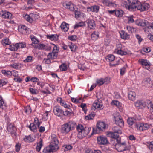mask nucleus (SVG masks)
Masks as SVG:
<instances>
[{"label":"nucleus","instance_id":"obj_49","mask_svg":"<svg viewBox=\"0 0 153 153\" xmlns=\"http://www.w3.org/2000/svg\"><path fill=\"white\" fill-rule=\"evenodd\" d=\"M10 41L7 38H6L2 40V44L3 45H9L10 44Z\"/></svg>","mask_w":153,"mask_h":153},{"label":"nucleus","instance_id":"obj_59","mask_svg":"<svg viewBox=\"0 0 153 153\" xmlns=\"http://www.w3.org/2000/svg\"><path fill=\"white\" fill-rule=\"evenodd\" d=\"M29 91L30 92L33 94H37L38 93L36 89L31 88H29Z\"/></svg>","mask_w":153,"mask_h":153},{"label":"nucleus","instance_id":"obj_17","mask_svg":"<svg viewBox=\"0 0 153 153\" xmlns=\"http://www.w3.org/2000/svg\"><path fill=\"white\" fill-rule=\"evenodd\" d=\"M18 30L19 32L23 34L27 35L29 33V29L25 25H20Z\"/></svg>","mask_w":153,"mask_h":153},{"label":"nucleus","instance_id":"obj_58","mask_svg":"<svg viewBox=\"0 0 153 153\" xmlns=\"http://www.w3.org/2000/svg\"><path fill=\"white\" fill-rule=\"evenodd\" d=\"M135 105L136 107H139L143 105V103L142 100H138L135 102Z\"/></svg>","mask_w":153,"mask_h":153},{"label":"nucleus","instance_id":"obj_39","mask_svg":"<svg viewBox=\"0 0 153 153\" xmlns=\"http://www.w3.org/2000/svg\"><path fill=\"white\" fill-rule=\"evenodd\" d=\"M50 44L51 45L50 46L51 47V48H53L52 51L53 52H57L58 53L59 49V46L57 45H55L53 43H51Z\"/></svg>","mask_w":153,"mask_h":153},{"label":"nucleus","instance_id":"obj_22","mask_svg":"<svg viewBox=\"0 0 153 153\" xmlns=\"http://www.w3.org/2000/svg\"><path fill=\"white\" fill-rule=\"evenodd\" d=\"M121 38L124 40H128L130 38V35L125 31L122 30L119 32Z\"/></svg>","mask_w":153,"mask_h":153},{"label":"nucleus","instance_id":"obj_13","mask_svg":"<svg viewBox=\"0 0 153 153\" xmlns=\"http://www.w3.org/2000/svg\"><path fill=\"white\" fill-rule=\"evenodd\" d=\"M114 120L115 124L119 127H122L124 126V122L120 115L114 116Z\"/></svg>","mask_w":153,"mask_h":153},{"label":"nucleus","instance_id":"obj_30","mask_svg":"<svg viewBox=\"0 0 153 153\" xmlns=\"http://www.w3.org/2000/svg\"><path fill=\"white\" fill-rule=\"evenodd\" d=\"M60 27L63 31L66 32L69 29V25L65 22H63L60 25Z\"/></svg>","mask_w":153,"mask_h":153},{"label":"nucleus","instance_id":"obj_4","mask_svg":"<svg viewBox=\"0 0 153 153\" xmlns=\"http://www.w3.org/2000/svg\"><path fill=\"white\" fill-rule=\"evenodd\" d=\"M63 6L65 8L68 9L71 11H74L76 18L84 17L85 14L79 11L74 10V4L70 2H65L63 4Z\"/></svg>","mask_w":153,"mask_h":153},{"label":"nucleus","instance_id":"obj_23","mask_svg":"<svg viewBox=\"0 0 153 153\" xmlns=\"http://www.w3.org/2000/svg\"><path fill=\"white\" fill-rule=\"evenodd\" d=\"M56 150V149L49 145L44 148L42 150V152L43 153H51Z\"/></svg>","mask_w":153,"mask_h":153},{"label":"nucleus","instance_id":"obj_34","mask_svg":"<svg viewBox=\"0 0 153 153\" xmlns=\"http://www.w3.org/2000/svg\"><path fill=\"white\" fill-rule=\"evenodd\" d=\"M0 108L5 110L6 108V104L4 101L2 96L0 95Z\"/></svg>","mask_w":153,"mask_h":153},{"label":"nucleus","instance_id":"obj_61","mask_svg":"<svg viewBox=\"0 0 153 153\" xmlns=\"http://www.w3.org/2000/svg\"><path fill=\"white\" fill-rule=\"evenodd\" d=\"M148 108L150 112H153V104L151 102L148 105Z\"/></svg>","mask_w":153,"mask_h":153},{"label":"nucleus","instance_id":"obj_64","mask_svg":"<svg viewBox=\"0 0 153 153\" xmlns=\"http://www.w3.org/2000/svg\"><path fill=\"white\" fill-rule=\"evenodd\" d=\"M95 150H94V152L93 150L90 148L86 149H85V153H95Z\"/></svg>","mask_w":153,"mask_h":153},{"label":"nucleus","instance_id":"obj_55","mask_svg":"<svg viewBox=\"0 0 153 153\" xmlns=\"http://www.w3.org/2000/svg\"><path fill=\"white\" fill-rule=\"evenodd\" d=\"M126 28L128 32L130 33H133L135 31V28L130 26H127Z\"/></svg>","mask_w":153,"mask_h":153},{"label":"nucleus","instance_id":"obj_7","mask_svg":"<svg viewBox=\"0 0 153 153\" xmlns=\"http://www.w3.org/2000/svg\"><path fill=\"white\" fill-rule=\"evenodd\" d=\"M135 126L137 129L140 131L141 132L148 130L150 127V125L144 123H136Z\"/></svg>","mask_w":153,"mask_h":153},{"label":"nucleus","instance_id":"obj_41","mask_svg":"<svg viewBox=\"0 0 153 153\" xmlns=\"http://www.w3.org/2000/svg\"><path fill=\"white\" fill-rule=\"evenodd\" d=\"M134 117L128 118L127 120V123L129 125L132 126L134 123H136Z\"/></svg>","mask_w":153,"mask_h":153},{"label":"nucleus","instance_id":"obj_44","mask_svg":"<svg viewBox=\"0 0 153 153\" xmlns=\"http://www.w3.org/2000/svg\"><path fill=\"white\" fill-rule=\"evenodd\" d=\"M59 68L61 71H65L67 69V65L66 63H62L59 66Z\"/></svg>","mask_w":153,"mask_h":153},{"label":"nucleus","instance_id":"obj_18","mask_svg":"<svg viewBox=\"0 0 153 153\" xmlns=\"http://www.w3.org/2000/svg\"><path fill=\"white\" fill-rule=\"evenodd\" d=\"M139 62L142 65L143 68L148 70L150 66V62L146 59H141L139 60Z\"/></svg>","mask_w":153,"mask_h":153},{"label":"nucleus","instance_id":"obj_51","mask_svg":"<svg viewBox=\"0 0 153 153\" xmlns=\"http://www.w3.org/2000/svg\"><path fill=\"white\" fill-rule=\"evenodd\" d=\"M98 102H96V107L97 108H99L100 110L103 109L102 103V101H100L99 102V100H98Z\"/></svg>","mask_w":153,"mask_h":153},{"label":"nucleus","instance_id":"obj_2","mask_svg":"<svg viewBox=\"0 0 153 153\" xmlns=\"http://www.w3.org/2000/svg\"><path fill=\"white\" fill-rule=\"evenodd\" d=\"M76 123L73 121H70L62 125L60 128L61 134H66L71 131L74 129Z\"/></svg>","mask_w":153,"mask_h":153},{"label":"nucleus","instance_id":"obj_8","mask_svg":"<svg viewBox=\"0 0 153 153\" xmlns=\"http://www.w3.org/2000/svg\"><path fill=\"white\" fill-rule=\"evenodd\" d=\"M108 125L103 122L98 121L96 125V134L100 133L103 130L108 128Z\"/></svg>","mask_w":153,"mask_h":153},{"label":"nucleus","instance_id":"obj_56","mask_svg":"<svg viewBox=\"0 0 153 153\" xmlns=\"http://www.w3.org/2000/svg\"><path fill=\"white\" fill-rule=\"evenodd\" d=\"M48 111H46L42 115V119L44 120H47L48 119Z\"/></svg>","mask_w":153,"mask_h":153},{"label":"nucleus","instance_id":"obj_54","mask_svg":"<svg viewBox=\"0 0 153 153\" xmlns=\"http://www.w3.org/2000/svg\"><path fill=\"white\" fill-rule=\"evenodd\" d=\"M107 59L110 62H112L115 60V56L112 54H109L107 56Z\"/></svg>","mask_w":153,"mask_h":153},{"label":"nucleus","instance_id":"obj_27","mask_svg":"<svg viewBox=\"0 0 153 153\" xmlns=\"http://www.w3.org/2000/svg\"><path fill=\"white\" fill-rule=\"evenodd\" d=\"M26 127L29 128L32 132L36 133L37 131V128L35 123H31L29 126H27Z\"/></svg>","mask_w":153,"mask_h":153},{"label":"nucleus","instance_id":"obj_10","mask_svg":"<svg viewBox=\"0 0 153 153\" xmlns=\"http://www.w3.org/2000/svg\"><path fill=\"white\" fill-rule=\"evenodd\" d=\"M53 112L55 115L59 117H62V114H63V111L62 108L59 105L54 107Z\"/></svg>","mask_w":153,"mask_h":153},{"label":"nucleus","instance_id":"obj_38","mask_svg":"<svg viewBox=\"0 0 153 153\" xmlns=\"http://www.w3.org/2000/svg\"><path fill=\"white\" fill-rule=\"evenodd\" d=\"M106 82V79L101 78L97 79L96 80V85H97L100 86L103 85Z\"/></svg>","mask_w":153,"mask_h":153},{"label":"nucleus","instance_id":"obj_5","mask_svg":"<svg viewBox=\"0 0 153 153\" xmlns=\"http://www.w3.org/2000/svg\"><path fill=\"white\" fill-rule=\"evenodd\" d=\"M137 24L141 26H145L143 29L146 33L149 32L150 30L152 29L153 30V22L151 23L146 20H140L137 22Z\"/></svg>","mask_w":153,"mask_h":153},{"label":"nucleus","instance_id":"obj_60","mask_svg":"<svg viewBox=\"0 0 153 153\" xmlns=\"http://www.w3.org/2000/svg\"><path fill=\"white\" fill-rule=\"evenodd\" d=\"M51 59L49 58L48 57L47 58H45L43 60V62L45 64H49L51 63Z\"/></svg>","mask_w":153,"mask_h":153},{"label":"nucleus","instance_id":"obj_63","mask_svg":"<svg viewBox=\"0 0 153 153\" xmlns=\"http://www.w3.org/2000/svg\"><path fill=\"white\" fill-rule=\"evenodd\" d=\"M122 49V45L119 43L116 45V46L114 51L118 50H121Z\"/></svg>","mask_w":153,"mask_h":153},{"label":"nucleus","instance_id":"obj_26","mask_svg":"<svg viewBox=\"0 0 153 153\" xmlns=\"http://www.w3.org/2000/svg\"><path fill=\"white\" fill-rule=\"evenodd\" d=\"M88 27L90 29H95V21L93 20L89 19L86 21Z\"/></svg>","mask_w":153,"mask_h":153},{"label":"nucleus","instance_id":"obj_28","mask_svg":"<svg viewBox=\"0 0 153 153\" xmlns=\"http://www.w3.org/2000/svg\"><path fill=\"white\" fill-rule=\"evenodd\" d=\"M47 39H49L51 41L57 40L58 39V36L57 34H51L46 35Z\"/></svg>","mask_w":153,"mask_h":153},{"label":"nucleus","instance_id":"obj_14","mask_svg":"<svg viewBox=\"0 0 153 153\" xmlns=\"http://www.w3.org/2000/svg\"><path fill=\"white\" fill-rule=\"evenodd\" d=\"M97 143L100 145H105L109 143L107 138L104 136H100L97 138Z\"/></svg>","mask_w":153,"mask_h":153},{"label":"nucleus","instance_id":"obj_45","mask_svg":"<svg viewBox=\"0 0 153 153\" xmlns=\"http://www.w3.org/2000/svg\"><path fill=\"white\" fill-rule=\"evenodd\" d=\"M33 57L31 56H27L26 59L23 60L25 62H30L33 60Z\"/></svg>","mask_w":153,"mask_h":153},{"label":"nucleus","instance_id":"obj_16","mask_svg":"<svg viewBox=\"0 0 153 153\" xmlns=\"http://www.w3.org/2000/svg\"><path fill=\"white\" fill-rule=\"evenodd\" d=\"M0 16L4 19H10L13 17V15L10 12L2 10L0 12Z\"/></svg>","mask_w":153,"mask_h":153},{"label":"nucleus","instance_id":"obj_31","mask_svg":"<svg viewBox=\"0 0 153 153\" xmlns=\"http://www.w3.org/2000/svg\"><path fill=\"white\" fill-rule=\"evenodd\" d=\"M136 93L133 91H130L128 94V97L129 99L132 101H134L136 99Z\"/></svg>","mask_w":153,"mask_h":153},{"label":"nucleus","instance_id":"obj_20","mask_svg":"<svg viewBox=\"0 0 153 153\" xmlns=\"http://www.w3.org/2000/svg\"><path fill=\"white\" fill-rule=\"evenodd\" d=\"M57 102L60 104V105L66 108H69L70 105L67 104L65 101L63 100L61 97H58L57 99Z\"/></svg>","mask_w":153,"mask_h":153},{"label":"nucleus","instance_id":"obj_46","mask_svg":"<svg viewBox=\"0 0 153 153\" xmlns=\"http://www.w3.org/2000/svg\"><path fill=\"white\" fill-rule=\"evenodd\" d=\"M18 44V48H25L26 46V44L24 42H19L17 43Z\"/></svg>","mask_w":153,"mask_h":153},{"label":"nucleus","instance_id":"obj_25","mask_svg":"<svg viewBox=\"0 0 153 153\" xmlns=\"http://www.w3.org/2000/svg\"><path fill=\"white\" fill-rule=\"evenodd\" d=\"M58 55L57 52H53L49 53L47 55V57H48L51 60L56 59L57 58Z\"/></svg>","mask_w":153,"mask_h":153},{"label":"nucleus","instance_id":"obj_11","mask_svg":"<svg viewBox=\"0 0 153 153\" xmlns=\"http://www.w3.org/2000/svg\"><path fill=\"white\" fill-rule=\"evenodd\" d=\"M7 129L8 131L13 136H16V128L14 126L13 123L10 124H8L7 125Z\"/></svg>","mask_w":153,"mask_h":153},{"label":"nucleus","instance_id":"obj_47","mask_svg":"<svg viewBox=\"0 0 153 153\" xmlns=\"http://www.w3.org/2000/svg\"><path fill=\"white\" fill-rule=\"evenodd\" d=\"M21 65V64L19 63H14L11 65L10 66L16 69H18Z\"/></svg>","mask_w":153,"mask_h":153},{"label":"nucleus","instance_id":"obj_36","mask_svg":"<svg viewBox=\"0 0 153 153\" xmlns=\"http://www.w3.org/2000/svg\"><path fill=\"white\" fill-rule=\"evenodd\" d=\"M23 140L25 142H33L34 140V139L30 135L25 136Z\"/></svg>","mask_w":153,"mask_h":153},{"label":"nucleus","instance_id":"obj_1","mask_svg":"<svg viewBox=\"0 0 153 153\" xmlns=\"http://www.w3.org/2000/svg\"><path fill=\"white\" fill-rule=\"evenodd\" d=\"M128 3L126 1H123L122 6L130 11H134L136 10L141 11L148 10L149 5L147 3L141 4L138 0H127Z\"/></svg>","mask_w":153,"mask_h":153},{"label":"nucleus","instance_id":"obj_43","mask_svg":"<svg viewBox=\"0 0 153 153\" xmlns=\"http://www.w3.org/2000/svg\"><path fill=\"white\" fill-rule=\"evenodd\" d=\"M85 25V23L83 22H79L76 23L74 26V29L78 28L79 27H81L84 26Z\"/></svg>","mask_w":153,"mask_h":153},{"label":"nucleus","instance_id":"obj_62","mask_svg":"<svg viewBox=\"0 0 153 153\" xmlns=\"http://www.w3.org/2000/svg\"><path fill=\"white\" fill-rule=\"evenodd\" d=\"M39 79L35 76H34L32 77L30 79V81H31L32 82L36 83L38 81H39Z\"/></svg>","mask_w":153,"mask_h":153},{"label":"nucleus","instance_id":"obj_33","mask_svg":"<svg viewBox=\"0 0 153 153\" xmlns=\"http://www.w3.org/2000/svg\"><path fill=\"white\" fill-rule=\"evenodd\" d=\"M18 45L17 43H13L9 46V49L12 51H16L19 49Z\"/></svg>","mask_w":153,"mask_h":153},{"label":"nucleus","instance_id":"obj_9","mask_svg":"<svg viewBox=\"0 0 153 153\" xmlns=\"http://www.w3.org/2000/svg\"><path fill=\"white\" fill-rule=\"evenodd\" d=\"M59 144V142L57 138V137L55 134H52L51 137V140L50 145L56 150L58 149Z\"/></svg>","mask_w":153,"mask_h":153},{"label":"nucleus","instance_id":"obj_40","mask_svg":"<svg viewBox=\"0 0 153 153\" xmlns=\"http://www.w3.org/2000/svg\"><path fill=\"white\" fill-rule=\"evenodd\" d=\"M1 73L5 76L8 77H10L12 76V73L10 71H6L5 70H2L1 71Z\"/></svg>","mask_w":153,"mask_h":153},{"label":"nucleus","instance_id":"obj_57","mask_svg":"<svg viewBox=\"0 0 153 153\" xmlns=\"http://www.w3.org/2000/svg\"><path fill=\"white\" fill-rule=\"evenodd\" d=\"M77 38L76 35H72L68 37V39L72 41H75Z\"/></svg>","mask_w":153,"mask_h":153},{"label":"nucleus","instance_id":"obj_53","mask_svg":"<svg viewBox=\"0 0 153 153\" xmlns=\"http://www.w3.org/2000/svg\"><path fill=\"white\" fill-rule=\"evenodd\" d=\"M25 112L28 114H30L32 112V110L30 106H27L25 108Z\"/></svg>","mask_w":153,"mask_h":153},{"label":"nucleus","instance_id":"obj_12","mask_svg":"<svg viewBox=\"0 0 153 153\" xmlns=\"http://www.w3.org/2000/svg\"><path fill=\"white\" fill-rule=\"evenodd\" d=\"M38 16L36 14L30 13L29 15H26L25 18L29 22L32 23L38 18Z\"/></svg>","mask_w":153,"mask_h":153},{"label":"nucleus","instance_id":"obj_6","mask_svg":"<svg viewBox=\"0 0 153 153\" xmlns=\"http://www.w3.org/2000/svg\"><path fill=\"white\" fill-rule=\"evenodd\" d=\"M113 132H108L107 136L109 137L114 138H117L119 137V134H121L122 132L119 127L114 126L112 128Z\"/></svg>","mask_w":153,"mask_h":153},{"label":"nucleus","instance_id":"obj_50","mask_svg":"<svg viewBox=\"0 0 153 153\" xmlns=\"http://www.w3.org/2000/svg\"><path fill=\"white\" fill-rule=\"evenodd\" d=\"M33 123H35V125L37 126L38 127H39L41 123L39 122L38 118L37 117H36L34 119V121Z\"/></svg>","mask_w":153,"mask_h":153},{"label":"nucleus","instance_id":"obj_32","mask_svg":"<svg viewBox=\"0 0 153 153\" xmlns=\"http://www.w3.org/2000/svg\"><path fill=\"white\" fill-rule=\"evenodd\" d=\"M68 46L70 49L71 51L73 52H75L78 48L76 45L71 42L68 43Z\"/></svg>","mask_w":153,"mask_h":153},{"label":"nucleus","instance_id":"obj_52","mask_svg":"<svg viewBox=\"0 0 153 153\" xmlns=\"http://www.w3.org/2000/svg\"><path fill=\"white\" fill-rule=\"evenodd\" d=\"M94 116L95 114H94L91 113L87 116H85V117L86 120H89L92 119Z\"/></svg>","mask_w":153,"mask_h":153},{"label":"nucleus","instance_id":"obj_19","mask_svg":"<svg viewBox=\"0 0 153 153\" xmlns=\"http://www.w3.org/2000/svg\"><path fill=\"white\" fill-rule=\"evenodd\" d=\"M115 53L117 54L122 56L126 55H131L132 54L130 51L128 50L127 49L123 50L122 49L114 51Z\"/></svg>","mask_w":153,"mask_h":153},{"label":"nucleus","instance_id":"obj_15","mask_svg":"<svg viewBox=\"0 0 153 153\" xmlns=\"http://www.w3.org/2000/svg\"><path fill=\"white\" fill-rule=\"evenodd\" d=\"M35 48L39 50L50 51L51 50V47L48 45L39 43L36 45Z\"/></svg>","mask_w":153,"mask_h":153},{"label":"nucleus","instance_id":"obj_24","mask_svg":"<svg viewBox=\"0 0 153 153\" xmlns=\"http://www.w3.org/2000/svg\"><path fill=\"white\" fill-rule=\"evenodd\" d=\"M102 2L103 4L106 6L109 7H116V4L108 0H102Z\"/></svg>","mask_w":153,"mask_h":153},{"label":"nucleus","instance_id":"obj_3","mask_svg":"<svg viewBox=\"0 0 153 153\" xmlns=\"http://www.w3.org/2000/svg\"><path fill=\"white\" fill-rule=\"evenodd\" d=\"M76 130L78 132L77 137L79 139H82L86 137L89 133L91 128L84 127L81 124H79L76 127Z\"/></svg>","mask_w":153,"mask_h":153},{"label":"nucleus","instance_id":"obj_42","mask_svg":"<svg viewBox=\"0 0 153 153\" xmlns=\"http://www.w3.org/2000/svg\"><path fill=\"white\" fill-rule=\"evenodd\" d=\"M123 12L122 10H115V15L117 17H121L123 16Z\"/></svg>","mask_w":153,"mask_h":153},{"label":"nucleus","instance_id":"obj_48","mask_svg":"<svg viewBox=\"0 0 153 153\" xmlns=\"http://www.w3.org/2000/svg\"><path fill=\"white\" fill-rule=\"evenodd\" d=\"M127 66L126 64L123 67L120 69V74L122 76L125 73L126 69L127 68Z\"/></svg>","mask_w":153,"mask_h":153},{"label":"nucleus","instance_id":"obj_37","mask_svg":"<svg viewBox=\"0 0 153 153\" xmlns=\"http://www.w3.org/2000/svg\"><path fill=\"white\" fill-rule=\"evenodd\" d=\"M30 38L31 39V41L32 42V45H33V44H37L39 41L36 38V37L33 35H30Z\"/></svg>","mask_w":153,"mask_h":153},{"label":"nucleus","instance_id":"obj_29","mask_svg":"<svg viewBox=\"0 0 153 153\" xmlns=\"http://www.w3.org/2000/svg\"><path fill=\"white\" fill-rule=\"evenodd\" d=\"M43 145V143L42 139L40 138V141L37 143V146L36 148V151L38 152H39Z\"/></svg>","mask_w":153,"mask_h":153},{"label":"nucleus","instance_id":"obj_21","mask_svg":"<svg viewBox=\"0 0 153 153\" xmlns=\"http://www.w3.org/2000/svg\"><path fill=\"white\" fill-rule=\"evenodd\" d=\"M112 105H114L118 107L120 112L123 111V108L122 106V103L117 100H113L111 102Z\"/></svg>","mask_w":153,"mask_h":153},{"label":"nucleus","instance_id":"obj_35","mask_svg":"<svg viewBox=\"0 0 153 153\" xmlns=\"http://www.w3.org/2000/svg\"><path fill=\"white\" fill-rule=\"evenodd\" d=\"M114 141L116 140L117 142V143L114 145L116 147L117 146H124L125 144V142H123L122 143L120 142V138H119V137L117 138L114 139Z\"/></svg>","mask_w":153,"mask_h":153}]
</instances>
